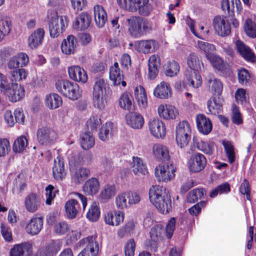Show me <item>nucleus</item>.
<instances>
[{
  "label": "nucleus",
  "mask_w": 256,
  "mask_h": 256,
  "mask_svg": "<svg viewBox=\"0 0 256 256\" xmlns=\"http://www.w3.org/2000/svg\"><path fill=\"white\" fill-rule=\"evenodd\" d=\"M206 162V159L202 154L199 152L194 153L188 162L190 170L192 172H200L204 168Z\"/></svg>",
  "instance_id": "nucleus-9"
},
{
  "label": "nucleus",
  "mask_w": 256,
  "mask_h": 256,
  "mask_svg": "<svg viewBox=\"0 0 256 256\" xmlns=\"http://www.w3.org/2000/svg\"><path fill=\"white\" fill-rule=\"evenodd\" d=\"M149 130L150 133L156 138H163L166 134L164 123L158 118H154L149 122Z\"/></svg>",
  "instance_id": "nucleus-13"
},
{
  "label": "nucleus",
  "mask_w": 256,
  "mask_h": 256,
  "mask_svg": "<svg viewBox=\"0 0 256 256\" xmlns=\"http://www.w3.org/2000/svg\"><path fill=\"white\" fill-rule=\"evenodd\" d=\"M222 145L224 147L228 162L232 164L235 160V153L234 146L229 142H223Z\"/></svg>",
  "instance_id": "nucleus-62"
},
{
  "label": "nucleus",
  "mask_w": 256,
  "mask_h": 256,
  "mask_svg": "<svg viewBox=\"0 0 256 256\" xmlns=\"http://www.w3.org/2000/svg\"><path fill=\"white\" fill-rule=\"evenodd\" d=\"M28 140L24 136L18 138L14 142L12 146L13 151L16 153L22 152L26 146Z\"/></svg>",
  "instance_id": "nucleus-55"
},
{
  "label": "nucleus",
  "mask_w": 256,
  "mask_h": 256,
  "mask_svg": "<svg viewBox=\"0 0 256 256\" xmlns=\"http://www.w3.org/2000/svg\"><path fill=\"white\" fill-rule=\"evenodd\" d=\"M187 80L190 86L194 88H198L200 86L202 82V78L198 72H189L186 74Z\"/></svg>",
  "instance_id": "nucleus-45"
},
{
  "label": "nucleus",
  "mask_w": 256,
  "mask_h": 256,
  "mask_svg": "<svg viewBox=\"0 0 256 256\" xmlns=\"http://www.w3.org/2000/svg\"><path fill=\"white\" fill-rule=\"evenodd\" d=\"M158 110L160 116L166 120L176 118L178 114L175 107L171 105L166 106V108L164 106H160Z\"/></svg>",
  "instance_id": "nucleus-35"
},
{
  "label": "nucleus",
  "mask_w": 256,
  "mask_h": 256,
  "mask_svg": "<svg viewBox=\"0 0 256 256\" xmlns=\"http://www.w3.org/2000/svg\"><path fill=\"white\" fill-rule=\"evenodd\" d=\"M135 228V225L132 221L128 222L125 226L120 228L118 232V236L120 238H122L126 235L130 234L134 232Z\"/></svg>",
  "instance_id": "nucleus-64"
},
{
  "label": "nucleus",
  "mask_w": 256,
  "mask_h": 256,
  "mask_svg": "<svg viewBox=\"0 0 256 256\" xmlns=\"http://www.w3.org/2000/svg\"><path fill=\"white\" fill-rule=\"evenodd\" d=\"M116 193V187L114 184L106 185L100 192L98 199L102 202H107Z\"/></svg>",
  "instance_id": "nucleus-38"
},
{
  "label": "nucleus",
  "mask_w": 256,
  "mask_h": 256,
  "mask_svg": "<svg viewBox=\"0 0 256 256\" xmlns=\"http://www.w3.org/2000/svg\"><path fill=\"white\" fill-rule=\"evenodd\" d=\"M160 60L155 55L150 56L148 62V76L150 80H154L159 72Z\"/></svg>",
  "instance_id": "nucleus-22"
},
{
  "label": "nucleus",
  "mask_w": 256,
  "mask_h": 256,
  "mask_svg": "<svg viewBox=\"0 0 256 256\" xmlns=\"http://www.w3.org/2000/svg\"><path fill=\"white\" fill-rule=\"evenodd\" d=\"M232 5H230L229 0H222L221 8L223 11H227L228 16H232L234 14V4H236L238 13L242 10L240 0H231Z\"/></svg>",
  "instance_id": "nucleus-28"
},
{
  "label": "nucleus",
  "mask_w": 256,
  "mask_h": 256,
  "mask_svg": "<svg viewBox=\"0 0 256 256\" xmlns=\"http://www.w3.org/2000/svg\"><path fill=\"white\" fill-rule=\"evenodd\" d=\"M43 219L41 217L32 218L26 226V232L32 236L36 235L43 226Z\"/></svg>",
  "instance_id": "nucleus-23"
},
{
  "label": "nucleus",
  "mask_w": 256,
  "mask_h": 256,
  "mask_svg": "<svg viewBox=\"0 0 256 256\" xmlns=\"http://www.w3.org/2000/svg\"><path fill=\"white\" fill-rule=\"evenodd\" d=\"M45 32L42 28H38L34 30L28 39V44L30 48L34 49L42 45Z\"/></svg>",
  "instance_id": "nucleus-18"
},
{
  "label": "nucleus",
  "mask_w": 256,
  "mask_h": 256,
  "mask_svg": "<svg viewBox=\"0 0 256 256\" xmlns=\"http://www.w3.org/2000/svg\"><path fill=\"white\" fill-rule=\"evenodd\" d=\"M57 90L64 96L72 100H77L81 96L78 85L68 80H58L56 83Z\"/></svg>",
  "instance_id": "nucleus-3"
},
{
  "label": "nucleus",
  "mask_w": 256,
  "mask_h": 256,
  "mask_svg": "<svg viewBox=\"0 0 256 256\" xmlns=\"http://www.w3.org/2000/svg\"><path fill=\"white\" fill-rule=\"evenodd\" d=\"M12 23L10 18L0 15V42L10 32Z\"/></svg>",
  "instance_id": "nucleus-36"
},
{
  "label": "nucleus",
  "mask_w": 256,
  "mask_h": 256,
  "mask_svg": "<svg viewBox=\"0 0 256 256\" xmlns=\"http://www.w3.org/2000/svg\"><path fill=\"white\" fill-rule=\"evenodd\" d=\"M91 22V16L86 12H82L76 18L72 27L78 30H84L90 26Z\"/></svg>",
  "instance_id": "nucleus-15"
},
{
  "label": "nucleus",
  "mask_w": 256,
  "mask_h": 256,
  "mask_svg": "<svg viewBox=\"0 0 256 256\" xmlns=\"http://www.w3.org/2000/svg\"><path fill=\"white\" fill-rule=\"evenodd\" d=\"M90 170L85 168H80L74 172L73 180L76 184H81L90 176Z\"/></svg>",
  "instance_id": "nucleus-46"
},
{
  "label": "nucleus",
  "mask_w": 256,
  "mask_h": 256,
  "mask_svg": "<svg viewBox=\"0 0 256 256\" xmlns=\"http://www.w3.org/2000/svg\"><path fill=\"white\" fill-rule=\"evenodd\" d=\"M27 72L24 68H18L11 70L8 75V78L11 82H16L18 81L26 79Z\"/></svg>",
  "instance_id": "nucleus-52"
},
{
  "label": "nucleus",
  "mask_w": 256,
  "mask_h": 256,
  "mask_svg": "<svg viewBox=\"0 0 256 256\" xmlns=\"http://www.w3.org/2000/svg\"><path fill=\"white\" fill-rule=\"evenodd\" d=\"M162 228L160 224H156L150 229V237L152 240V242L150 244L152 248L150 250L156 252L157 249L156 247V241L160 240L162 238Z\"/></svg>",
  "instance_id": "nucleus-32"
},
{
  "label": "nucleus",
  "mask_w": 256,
  "mask_h": 256,
  "mask_svg": "<svg viewBox=\"0 0 256 256\" xmlns=\"http://www.w3.org/2000/svg\"><path fill=\"white\" fill-rule=\"evenodd\" d=\"M94 16L96 25L100 28H102L107 20V14L102 6H94Z\"/></svg>",
  "instance_id": "nucleus-31"
},
{
  "label": "nucleus",
  "mask_w": 256,
  "mask_h": 256,
  "mask_svg": "<svg viewBox=\"0 0 256 256\" xmlns=\"http://www.w3.org/2000/svg\"><path fill=\"white\" fill-rule=\"evenodd\" d=\"M100 182L95 178H92L88 180L83 186L82 190L85 194L92 196L96 194L100 189Z\"/></svg>",
  "instance_id": "nucleus-27"
},
{
  "label": "nucleus",
  "mask_w": 256,
  "mask_h": 256,
  "mask_svg": "<svg viewBox=\"0 0 256 256\" xmlns=\"http://www.w3.org/2000/svg\"><path fill=\"white\" fill-rule=\"evenodd\" d=\"M213 67L218 70L222 72L226 68V64H224L223 60L220 56L214 54L209 55L208 58H207Z\"/></svg>",
  "instance_id": "nucleus-51"
},
{
  "label": "nucleus",
  "mask_w": 256,
  "mask_h": 256,
  "mask_svg": "<svg viewBox=\"0 0 256 256\" xmlns=\"http://www.w3.org/2000/svg\"><path fill=\"white\" fill-rule=\"evenodd\" d=\"M212 25L216 33L220 36H226L231 32L230 24L224 16H215L213 20Z\"/></svg>",
  "instance_id": "nucleus-8"
},
{
  "label": "nucleus",
  "mask_w": 256,
  "mask_h": 256,
  "mask_svg": "<svg viewBox=\"0 0 256 256\" xmlns=\"http://www.w3.org/2000/svg\"><path fill=\"white\" fill-rule=\"evenodd\" d=\"M108 84L104 78H96L93 86V94H104Z\"/></svg>",
  "instance_id": "nucleus-50"
},
{
  "label": "nucleus",
  "mask_w": 256,
  "mask_h": 256,
  "mask_svg": "<svg viewBox=\"0 0 256 256\" xmlns=\"http://www.w3.org/2000/svg\"><path fill=\"white\" fill-rule=\"evenodd\" d=\"M191 138V128L186 120L180 122L176 128V141L180 148L186 146Z\"/></svg>",
  "instance_id": "nucleus-4"
},
{
  "label": "nucleus",
  "mask_w": 256,
  "mask_h": 256,
  "mask_svg": "<svg viewBox=\"0 0 256 256\" xmlns=\"http://www.w3.org/2000/svg\"><path fill=\"white\" fill-rule=\"evenodd\" d=\"M148 2V0H132L130 6V11L138 12L141 16H147L152 11V7Z\"/></svg>",
  "instance_id": "nucleus-11"
},
{
  "label": "nucleus",
  "mask_w": 256,
  "mask_h": 256,
  "mask_svg": "<svg viewBox=\"0 0 256 256\" xmlns=\"http://www.w3.org/2000/svg\"><path fill=\"white\" fill-rule=\"evenodd\" d=\"M132 94L128 92H124L121 95L119 98V105L122 108L130 110H132Z\"/></svg>",
  "instance_id": "nucleus-47"
},
{
  "label": "nucleus",
  "mask_w": 256,
  "mask_h": 256,
  "mask_svg": "<svg viewBox=\"0 0 256 256\" xmlns=\"http://www.w3.org/2000/svg\"><path fill=\"white\" fill-rule=\"evenodd\" d=\"M231 120L234 124L238 126L240 125L243 123V118L240 108L234 104L232 106Z\"/></svg>",
  "instance_id": "nucleus-59"
},
{
  "label": "nucleus",
  "mask_w": 256,
  "mask_h": 256,
  "mask_svg": "<svg viewBox=\"0 0 256 256\" xmlns=\"http://www.w3.org/2000/svg\"><path fill=\"white\" fill-rule=\"evenodd\" d=\"M100 212L98 206L94 202L86 213V218L91 222H96L98 219Z\"/></svg>",
  "instance_id": "nucleus-56"
},
{
  "label": "nucleus",
  "mask_w": 256,
  "mask_h": 256,
  "mask_svg": "<svg viewBox=\"0 0 256 256\" xmlns=\"http://www.w3.org/2000/svg\"><path fill=\"white\" fill-rule=\"evenodd\" d=\"M80 142L82 149L89 150L94 144V136L90 132H84L80 134Z\"/></svg>",
  "instance_id": "nucleus-37"
},
{
  "label": "nucleus",
  "mask_w": 256,
  "mask_h": 256,
  "mask_svg": "<svg viewBox=\"0 0 256 256\" xmlns=\"http://www.w3.org/2000/svg\"><path fill=\"white\" fill-rule=\"evenodd\" d=\"M113 125L112 122H106L102 126L98 134V136L100 140L106 141L108 138L112 133Z\"/></svg>",
  "instance_id": "nucleus-54"
},
{
  "label": "nucleus",
  "mask_w": 256,
  "mask_h": 256,
  "mask_svg": "<svg viewBox=\"0 0 256 256\" xmlns=\"http://www.w3.org/2000/svg\"><path fill=\"white\" fill-rule=\"evenodd\" d=\"M134 95L139 106L145 108L148 104L146 94L144 88L141 86L134 89Z\"/></svg>",
  "instance_id": "nucleus-42"
},
{
  "label": "nucleus",
  "mask_w": 256,
  "mask_h": 256,
  "mask_svg": "<svg viewBox=\"0 0 256 256\" xmlns=\"http://www.w3.org/2000/svg\"><path fill=\"white\" fill-rule=\"evenodd\" d=\"M128 32L134 38H139L150 32L152 27L150 22L139 16H132L128 19Z\"/></svg>",
  "instance_id": "nucleus-2"
},
{
  "label": "nucleus",
  "mask_w": 256,
  "mask_h": 256,
  "mask_svg": "<svg viewBox=\"0 0 256 256\" xmlns=\"http://www.w3.org/2000/svg\"><path fill=\"white\" fill-rule=\"evenodd\" d=\"M236 50L244 59L248 62H256V56L251 48L246 45L242 41L238 40L236 42Z\"/></svg>",
  "instance_id": "nucleus-12"
},
{
  "label": "nucleus",
  "mask_w": 256,
  "mask_h": 256,
  "mask_svg": "<svg viewBox=\"0 0 256 256\" xmlns=\"http://www.w3.org/2000/svg\"><path fill=\"white\" fill-rule=\"evenodd\" d=\"M64 162L62 157L58 156L54 160L52 174L56 180H62L65 176Z\"/></svg>",
  "instance_id": "nucleus-24"
},
{
  "label": "nucleus",
  "mask_w": 256,
  "mask_h": 256,
  "mask_svg": "<svg viewBox=\"0 0 256 256\" xmlns=\"http://www.w3.org/2000/svg\"><path fill=\"white\" fill-rule=\"evenodd\" d=\"M102 124L101 119L97 116H92L86 122V126L92 132L96 131L98 126Z\"/></svg>",
  "instance_id": "nucleus-63"
},
{
  "label": "nucleus",
  "mask_w": 256,
  "mask_h": 256,
  "mask_svg": "<svg viewBox=\"0 0 256 256\" xmlns=\"http://www.w3.org/2000/svg\"><path fill=\"white\" fill-rule=\"evenodd\" d=\"M230 184L228 182H224L216 186L210 194L211 198H216L218 194H226L230 192Z\"/></svg>",
  "instance_id": "nucleus-49"
},
{
  "label": "nucleus",
  "mask_w": 256,
  "mask_h": 256,
  "mask_svg": "<svg viewBox=\"0 0 256 256\" xmlns=\"http://www.w3.org/2000/svg\"><path fill=\"white\" fill-rule=\"evenodd\" d=\"M187 64L188 67L190 68V72H198L199 70L201 68V64L202 63L200 60L197 54L195 53H192L190 54L187 58Z\"/></svg>",
  "instance_id": "nucleus-41"
},
{
  "label": "nucleus",
  "mask_w": 256,
  "mask_h": 256,
  "mask_svg": "<svg viewBox=\"0 0 256 256\" xmlns=\"http://www.w3.org/2000/svg\"><path fill=\"white\" fill-rule=\"evenodd\" d=\"M54 230V232L58 235H64L70 232V226L66 222H60L55 224Z\"/></svg>",
  "instance_id": "nucleus-57"
},
{
  "label": "nucleus",
  "mask_w": 256,
  "mask_h": 256,
  "mask_svg": "<svg viewBox=\"0 0 256 256\" xmlns=\"http://www.w3.org/2000/svg\"><path fill=\"white\" fill-rule=\"evenodd\" d=\"M196 123L200 132L204 135L208 134L212 130V123L209 118L204 114H198L196 118Z\"/></svg>",
  "instance_id": "nucleus-16"
},
{
  "label": "nucleus",
  "mask_w": 256,
  "mask_h": 256,
  "mask_svg": "<svg viewBox=\"0 0 256 256\" xmlns=\"http://www.w3.org/2000/svg\"><path fill=\"white\" fill-rule=\"evenodd\" d=\"M176 169L172 164H160L155 168V176L159 182H168L174 177Z\"/></svg>",
  "instance_id": "nucleus-7"
},
{
  "label": "nucleus",
  "mask_w": 256,
  "mask_h": 256,
  "mask_svg": "<svg viewBox=\"0 0 256 256\" xmlns=\"http://www.w3.org/2000/svg\"><path fill=\"white\" fill-rule=\"evenodd\" d=\"M56 132L48 126L38 128L36 131V139L38 144L43 146H50L56 140Z\"/></svg>",
  "instance_id": "nucleus-6"
},
{
  "label": "nucleus",
  "mask_w": 256,
  "mask_h": 256,
  "mask_svg": "<svg viewBox=\"0 0 256 256\" xmlns=\"http://www.w3.org/2000/svg\"><path fill=\"white\" fill-rule=\"evenodd\" d=\"M153 154L156 158L164 162L169 161L170 156L168 148L160 144H156L153 146Z\"/></svg>",
  "instance_id": "nucleus-30"
},
{
  "label": "nucleus",
  "mask_w": 256,
  "mask_h": 256,
  "mask_svg": "<svg viewBox=\"0 0 256 256\" xmlns=\"http://www.w3.org/2000/svg\"><path fill=\"white\" fill-rule=\"evenodd\" d=\"M40 201L41 198L39 195L34 192H31L25 198V208L28 212H35L39 208Z\"/></svg>",
  "instance_id": "nucleus-17"
},
{
  "label": "nucleus",
  "mask_w": 256,
  "mask_h": 256,
  "mask_svg": "<svg viewBox=\"0 0 256 256\" xmlns=\"http://www.w3.org/2000/svg\"><path fill=\"white\" fill-rule=\"evenodd\" d=\"M60 249V244L54 240H52L46 245L42 251L46 256H56Z\"/></svg>",
  "instance_id": "nucleus-48"
},
{
  "label": "nucleus",
  "mask_w": 256,
  "mask_h": 256,
  "mask_svg": "<svg viewBox=\"0 0 256 256\" xmlns=\"http://www.w3.org/2000/svg\"><path fill=\"white\" fill-rule=\"evenodd\" d=\"M77 40L76 38L72 36H68L66 39L63 40L61 44V50L63 54L70 55L74 52L76 46Z\"/></svg>",
  "instance_id": "nucleus-25"
},
{
  "label": "nucleus",
  "mask_w": 256,
  "mask_h": 256,
  "mask_svg": "<svg viewBox=\"0 0 256 256\" xmlns=\"http://www.w3.org/2000/svg\"><path fill=\"white\" fill-rule=\"evenodd\" d=\"M222 105L220 103L216 98H212V100H209L208 102V114H218L221 110Z\"/></svg>",
  "instance_id": "nucleus-58"
},
{
  "label": "nucleus",
  "mask_w": 256,
  "mask_h": 256,
  "mask_svg": "<svg viewBox=\"0 0 256 256\" xmlns=\"http://www.w3.org/2000/svg\"><path fill=\"white\" fill-rule=\"evenodd\" d=\"M66 19V17H64ZM50 36L51 38H58L68 26L66 20H64L63 16L57 14L50 18L48 22Z\"/></svg>",
  "instance_id": "nucleus-5"
},
{
  "label": "nucleus",
  "mask_w": 256,
  "mask_h": 256,
  "mask_svg": "<svg viewBox=\"0 0 256 256\" xmlns=\"http://www.w3.org/2000/svg\"><path fill=\"white\" fill-rule=\"evenodd\" d=\"M110 78L113 82L114 86L120 85V82L122 79H124V76L121 74V71L118 66V64L115 62L114 66L110 68Z\"/></svg>",
  "instance_id": "nucleus-39"
},
{
  "label": "nucleus",
  "mask_w": 256,
  "mask_h": 256,
  "mask_svg": "<svg viewBox=\"0 0 256 256\" xmlns=\"http://www.w3.org/2000/svg\"><path fill=\"white\" fill-rule=\"evenodd\" d=\"M12 102H16L22 99L24 96V90L16 82H11L10 88L4 93Z\"/></svg>",
  "instance_id": "nucleus-10"
},
{
  "label": "nucleus",
  "mask_w": 256,
  "mask_h": 256,
  "mask_svg": "<svg viewBox=\"0 0 256 256\" xmlns=\"http://www.w3.org/2000/svg\"><path fill=\"white\" fill-rule=\"evenodd\" d=\"M136 46L140 52L144 54L150 52L152 48L155 49L158 46V43L154 40H148L139 41Z\"/></svg>",
  "instance_id": "nucleus-43"
},
{
  "label": "nucleus",
  "mask_w": 256,
  "mask_h": 256,
  "mask_svg": "<svg viewBox=\"0 0 256 256\" xmlns=\"http://www.w3.org/2000/svg\"><path fill=\"white\" fill-rule=\"evenodd\" d=\"M197 148L206 154L212 155L214 150V144L212 142L201 141L197 144Z\"/></svg>",
  "instance_id": "nucleus-60"
},
{
  "label": "nucleus",
  "mask_w": 256,
  "mask_h": 256,
  "mask_svg": "<svg viewBox=\"0 0 256 256\" xmlns=\"http://www.w3.org/2000/svg\"><path fill=\"white\" fill-rule=\"evenodd\" d=\"M126 120L128 124L134 129L141 128L144 124L143 116L136 112H129L126 116Z\"/></svg>",
  "instance_id": "nucleus-20"
},
{
  "label": "nucleus",
  "mask_w": 256,
  "mask_h": 256,
  "mask_svg": "<svg viewBox=\"0 0 256 256\" xmlns=\"http://www.w3.org/2000/svg\"><path fill=\"white\" fill-rule=\"evenodd\" d=\"M44 102L46 106L52 110L58 108L62 104V98L56 93H50L46 94Z\"/></svg>",
  "instance_id": "nucleus-34"
},
{
  "label": "nucleus",
  "mask_w": 256,
  "mask_h": 256,
  "mask_svg": "<svg viewBox=\"0 0 256 256\" xmlns=\"http://www.w3.org/2000/svg\"><path fill=\"white\" fill-rule=\"evenodd\" d=\"M206 80L210 88V91L216 95L220 96L223 90V84L221 80L218 78H216L212 74L208 76Z\"/></svg>",
  "instance_id": "nucleus-26"
},
{
  "label": "nucleus",
  "mask_w": 256,
  "mask_h": 256,
  "mask_svg": "<svg viewBox=\"0 0 256 256\" xmlns=\"http://www.w3.org/2000/svg\"><path fill=\"white\" fill-rule=\"evenodd\" d=\"M132 171L136 175L139 174L145 175L148 173L146 166L144 164L142 158L138 156L132 157Z\"/></svg>",
  "instance_id": "nucleus-40"
},
{
  "label": "nucleus",
  "mask_w": 256,
  "mask_h": 256,
  "mask_svg": "<svg viewBox=\"0 0 256 256\" xmlns=\"http://www.w3.org/2000/svg\"><path fill=\"white\" fill-rule=\"evenodd\" d=\"M124 219V214L122 212H108L104 216V221L111 226H118Z\"/></svg>",
  "instance_id": "nucleus-29"
},
{
  "label": "nucleus",
  "mask_w": 256,
  "mask_h": 256,
  "mask_svg": "<svg viewBox=\"0 0 256 256\" xmlns=\"http://www.w3.org/2000/svg\"><path fill=\"white\" fill-rule=\"evenodd\" d=\"M150 202L162 214H167L172 208L170 194L166 188L158 186H153L149 190Z\"/></svg>",
  "instance_id": "nucleus-1"
},
{
  "label": "nucleus",
  "mask_w": 256,
  "mask_h": 256,
  "mask_svg": "<svg viewBox=\"0 0 256 256\" xmlns=\"http://www.w3.org/2000/svg\"><path fill=\"white\" fill-rule=\"evenodd\" d=\"M244 30L249 37L252 38L256 37V24L252 20L248 18L246 20Z\"/></svg>",
  "instance_id": "nucleus-61"
},
{
  "label": "nucleus",
  "mask_w": 256,
  "mask_h": 256,
  "mask_svg": "<svg viewBox=\"0 0 256 256\" xmlns=\"http://www.w3.org/2000/svg\"><path fill=\"white\" fill-rule=\"evenodd\" d=\"M68 72L70 78L74 81L85 83L88 80V75L86 71L80 66H73L70 67Z\"/></svg>",
  "instance_id": "nucleus-19"
},
{
  "label": "nucleus",
  "mask_w": 256,
  "mask_h": 256,
  "mask_svg": "<svg viewBox=\"0 0 256 256\" xmlns=\"http://www.w3.org/2000/svg\"><path fill=\"white\" fill-rule=\"evenodd\" d=\"M180 71V66L175 60L168 61L167 62L165 74L166 76L173 77L176 76Z\"/></svg>",
  "instance_id": "nucleus-53"
},
{
  "label": "nucleus",
  "mask_w": 256,
  "mask_h": 256,
  "mask_svg": "<svg viewBox=\"0 0 256 256\" xmlns=\"http://www.w3.org/2000/svg\"><path fill=\"white\" fill-rule=\"evenodd\" d=\"M32 252V244L30 242L15 244L10 252V256H29Z\"/></svg>",
  "instance_id": "nucleus-14"
},
{
  "label": "nucleus",
  "mask_w": 256,
  "mask_h": 256,
  "mask_svg": "<svg viewBox=\"0 0 256 256\" xmlns=\"http://www.w3.org/2000/svg\"><path fill=\"white\" fill-rule=\"evenodd\" d=\"M154 96L159 98H167L170 94V84L162 82L158 84L154 90Z\"/></svg>",
  "instance_id": "nucleus-33"
},
{
  "label": "nucleus",
  "mask_w": 256,
  "mask_h": 256,
  "mask_svg": "<svg viewBox=\"0 0 256 256\" xmlns=\"http://www.w3.org/2000/svg\"><path fill=\"white\" fill-rule=\"evenodd\" d=\"M206 194L205 189L203 188H194L191 190L187 196V202L188 203H194L199 199H201Z\"/></svg>",
  "instance_id": "nucleus-44"
},
{
  "label": "nucleus",
  "mask_w": 256,
  "mask_h": 256,
  "mask_svg": "<svg viewBox=\"0 0 256 256\" xmlns=\"http://www.w3.org/2000/svg\"><path fill=\"white\" fill-rule=\"evenodd\" d=\"M64 208L66 216L70 220L76 218L81 210L78 202L74 199L68 200L65 204Z\"/></svg>",
  "instance_id": "nucleus-21"
}]
</instances>
